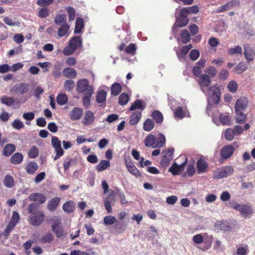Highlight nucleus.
<instances>
[{"label":"nucleus","mask_w":255,"mask_h":255,"mask_svg":"<svg viewBox=\"0 0 255 255\" xmlns=\"http://www.w3.org/2000/svg\"><path fill=\"white\" fill-rule=\"evenodd\" d=\"M210 79L209 77L206 74L202 75L199 80V84L200 85L201 90L205 94L207 92V90L209 92L208 102H213L215 104H218L220 100V90L217 86H212L208 88L210 84Z\"/></svg>","instance_id":"f257e3e1"},{"label":"nucleus","mask_w":255,"mask_h":255,"mask_svg":"<svg viewBox=\"0 0 255 255\" xmlns=\"http://www.w3.org/2000/svg\"><path fill=\"white\" fill-rule=\"evenodd\" d=\"M37 207L34 204H30L27 207L28 212L31 214L28 218L30 224L34 226H39L44 221V214L42 211L36 210Z\"/></svg>","instance_id":"f03ea898"},{"label":"nucleus","mask_w":255,"mask_h":255,"mask_svg":"<svg viewBox=\"0 0 255 255\" xmlns=\"http://www.w3.org/2000/svg\"><path fill=\"white\" fill-rule=\"evenodd\" d=\"M165 141V136L162 133H159L157 138L155 135L149 134L144 139V145L146 147L158 148L163 146Z\"/></svg>","instance_id":"7ed1b4c3"},{"label":"nucleus","mask_w":255,"mask_h":255,"mask_svg":"<svg viewBox=\"0 0 255 255\" xmlns=\"http://www.w3.org/2000/svg\"><path fill=\"white\" fill-rule=\"evenodd\" d=\"M77 91L80 93L92 95L94 93V88L92 85H89V81L87 79H83L78 81Z\"/></svg>","instance_id":"20e7f679"},{"label":"nucleus","mask_w":255,"mask_h":255,"mask_svg":"<svg viewBox=\"0 0 255 255\" xmlns=\"http://www.w3.org/2000/svg\"><path fill=\"white\" fill-rule=\"evenodd\" d=\"M230 207L240 212L243 216L247 217L251 215L252 210L251 207L248 205L240 204L235 201H230L229 202Z\"/></svg>","instance_id":"39448f33"},{"label":"nucleus","mask_w":255,"mask_h":255,"mask_svg":"<svg viewBox=\"0 0 255 255\" xmlns=\"http://www.w3.org/2000/svg\"><path fill=\"white\" fill-rule=\"evenodd\" d=\"M233 172L234 169L232 166H224L215 170L213 175L214 178L219 179L231 175Z\"/></svg>","instance_id":"423d86ee"},{"label":"nucleus","mask_w":255,"mask_h":255,"mask_svg":"<svg viewBox=\"0 0 255 255\" xmlns=\"http://www.w3.org/2000/svg\"><path fill=\"white\" fill-rule=\"evenodd\" d=\"M181 102L182 105H178L177 108L173 111L174 116L176 119H182L185 117H189V113L187 110L186 107L187 101L185 100H182Z\"/></svg>","instance_id":"0eeeda50"},{"label":"nucleus","mask_w":255,"mask_h":255,"mask_svg":"<svg viewBox=\"0 0 255 255\" xmlns=\"http://www.w3.org/2000/svg\"><path fill=\"white\" fill-rule=\"evenodd\" d=\"M192 240L196 244H200L202 243H204L206 245V246L202 249L207 250L211 246L213 242V237L211 236L206 239L204 238L202 234H199L194 235L193 237Z\"/></svg>","instance_id":"6e6552de"},{"label":"nucleus","mask_w":255,"mask_h":255,"mask_svg":"<svg viewBox=\"0 0 255 255\" xmlns=\"http://www.w3.org/2000/svg\"><path fill=\"white\" fill-rule=\"evenodd\" d=\"M51 144L56 152V155L53 158L54 160H56L64 154V150L62 148L60 141L56 136L52 137Z\"/></svg>","instance_id":"1a4fd4ad"},{"label":"nucleus","mask_w":255,"mask_h":255,"mask_svg":"<svg viewBox=\"0 0 255 255\" xmlns=\"http://www.w3.org/2000/svg\"><path fill=\"white\" fill-rule=\"evenodd\" d=\"M188 21L189 20L187 17V14L185 13L182 14V10L181 9L180 15L176 17V22L172 27L173 31L176 30L177 27H181L185 26L188 23Z\"/></svg>","instance_id":"9d476101"},{"label":"nucleus","mask_w":255,"mask_h":255,"mask_svg":"<svg viewBox=\"0 0 255 255\" xmlns=\"http://www.w3.org/2000/svg\"><path fill=\"white\" fill-rule=\"evenodd\" d=\"M29 84L26 83H20L14 85L10 90L12 93L19 94L21 95L27 93L29 90Z\"/></svg>","instance_id":"9b49d317"},{"label":"nucleus","mask_w":255,"mask_h":255,"mask_svg":"<svg viewBox=\"0 0 255 255\" xmlns=\"http://www.w3.org/2000/svg\"><path fill=\"white\" fill-rule=\"evenodd\" d=\"M187 158H186L185 162L180 165H178L176 162H174L173 165L169 168L168 170L172 173V175H178L183 171L185 165L187 164Z\"/></svg>","instance_id":"f8f14e48"},{"label":"nucleus","mask_w":255,"mask_h":255,"mask_svg":"<svg viewBox=\"0 0 255 255\" xmlns=\"http://www.w3.org/2000/svg\"><path fill=\"white\" fill-rule=\"evenodd\" d=\"M29 200L32 202H35L39 204L45 202L46 198L44 195L40 193H32L29 196Z\"/></svg>","instance_id":"ddd939ff"},{"label":"nucleus","mask_w":255,"mask_h":255,"mask_svg":"<svg viewBox=\"0 0 255 255\" xmlns=\"http://www.w3.org/2000/svg\"><path fill=\"white\" fill-rule=\"evenodd\" d=\"M248 103V100L245 97L238 99L235 106V111L243 112L247 108Z\"/></svg>","instance_id":"4468645a"},{"label":"nucleus","mask_w":255,"mask_h":255,"mask_svg":"<svg viewBox=\"0 0 255 255\" xmlns=\"http://www.w3.org/2000/svg\"><path fill=\"white\" fill-rule=\"evenodd\" d=\"M235 149L233 146L228 145L223 147L220 151L221 157L224 159L229 158L234 152Z\"/></svg>","instance_id":"2eb2a0df"},{"label":"nucleus","mask_w":255,"mask_h":255,"mask_svg":"<svg viewBox=\"0 0 255 255\" xmlns=\"http://www.w3.org/2000/svg\"><path fill=\"white\" fill-rule=\"evenodd\" d=\"M145 103L141 100H135L131 105L129 108L130 111L136 110H139V112H142L145 108Z\"/></svg>","instance_id":"dca6fc26"},{"label":"nucleus","mask_w":255,"mask_h":255,"mask_svg":"<svg viewBox=\"0 0 255 255\" xmlns=\"http://www.w3.org/2000/svg\"><path fill=\"white\" fill-rule=\"evenodd\" d=\"M83 111L82 109L78 107L74 108L70 113V118L72 120L76 121L80 119L82 115Z\"/></svg>","instance_id":"f3484780"},{"label":"nucleus","mask_w":255,"mask_h":255,"mask_svg":"<svg viewBox=\"0 0 255 255\" xmlns=\"http://www.w3.org/2000/svg\"><path fill=\"white\" fill-rule=\"evenodd\" d=\"M125 163L129 172L136 177L139 176L138 170L131 160H125Z\"/></svg>","instance_id":"a211bd4d"},{"label":"nucleus","mask_w":255,"mask_h":255,"mask_svg":"<svg viewBox=\"0 0 255 255\" xmlns=\"http://www.w3.org/2000/svg\"><path fill=\"white\" fill-rule=\"evenodd\" d=\"M208 168V164L203 158H199L197 162V168L198 173H204Z\"/></svg>","instance_id":"6ab92c4d"},{"label":"nucleus","mask_w":255,"mask_h":255,"mask_svg":"<svg viewBox=\"0 0 255 255\" xmlns=\"http://www.w3.org/2000/svg\"><path fill=\"white\" fill-rule=\"evenodd\" d=\"M94 121V116L93 112L88 111L85 112L82 123L85 126H89L93 123Z\"/></svg>","instance_id":"aec40b11"},{"label":"nucleus","mask_w":255,"mask_h":255,"mask_svg":"<svg viewBox=\"0 0 255 255\" xmlns=\"http://www.w3.org/2000/svg\"><path fill=\"white\" fill-rule=\"evenodd\" d=\"M60 202L59 197H55L51 199L48 203V210L51 212L54 211L57 208Z\"/></svg>","instance_id":"412c9836"},{"label":"nucleus","mask_w":255,"mask_h":255,"mask_svg":"<svg viewBox=\"0 0 255 255\" xmlns=\"http://www.w3.org/2000/svg\"><path fill=\"white\" fill-rule=\"evenodd\" d=\"M0 102L1 104L9 107L14 106L15 104L14 99L12 97H8L7 96H2L0 98Z\"/></svg>","instance_id":"4be33fe9"},{"label":"nucleus","mask_w":255,"mask_h":255,"mask_svg":"<svg viewBox=\"0 0 255 255\" xmlns=\"http://www.w3.org/2000/svg\"><path fill=\"white\" fill-rule=\"evenodd\" d=\"M192 47V45L189 44L183 46L180 51H176V54L180 61H182L184 59V56L187 54Z\"/></svg>","instance_id":"5701e85b"},{"label":"nucleus","mask_w":255,"mask_h":255,"mask_svg":"<svg viewBox=\"0 0 255 255\" xmlns=\"http://www.w3.org/2000/svg\"><path fill=\"white\" fill-rule=\"evenodd\" d=\"M75 207V203L73 201H68L66 202L63 205L62 209L63 211L67 213H72Z\"/></svg>","instance_id":"b1692460"},{"label":"nucleus","mask_w":255,"mask_h":255,"mask_svg":"<svg viewBox=\"0 0 255 255\" xmlns=\"http://www.w3.org/2000/svg\"><path fill=\"white\" fill-rule=\"evenodd\" d=\"M141 113L138 111L133 113L130 118L129 123L131 126L136 125L141 118Z\"/></svg>","instance_id":"393cba45"},{"label":"nucleus","mask_w":255,"mask_h":255,"mask_svg":"<svg viewBox=\"0 0 255 255\" xmlns=\"http://www.w3.org/2000/svg\"><path fill=\"white\" fill-rule=\"evenodd\" d=\"M66 16L64 14H58L55 16L54 21V23L59 26L68 24L66 20Z\"/></svg>","instance_id":"a878e982"},{"label":"nucleus","mask_w":255,"mask_h":255,"mask_svg":"<svg viewBox=\"0 0 255 255\" xmlns=\"http://www.w3.org/2000/svg\"><path fill=\"white\" fill-rule=\"evenodd\" d=\"M82 40L81 37L75 36L73 37L69 41V45H70L74 49H77L82 45Z\"/></svg>","instance_id":"bb28decb"},{"label":"nucleus","mask_w":255,"mask_h":255,"mask_svg":"<svg viewBox=\"0 0 255 255\" xmlns=\"http://www.w3.org/2000/svg\"><path fill=\"white\" fill-rule=\"evenodd\" d=\"M244 55L248 62L253 60V51L248 45L244 46Z\"/></svg>","instance_id":"cd10ccee"},{"label":"nucleus","mask_w":255,"mask_h":255,"mask_svg":"<svg viewBox=\"0 0 255 255\" xmlns=\"http://www.w3.org/2000/svg\"><path fill=\"white\" fill-rule=\"evenodd\" d=\"M114 201L115 196L112 194H109L108 197L105 200V206L109 213H111L112 212L111 204Z\"/></svg>","instance_id":"c85d7f7f"},{"label":"nucleus","mask_w":255,"mask_h":255,"mask_svg":"<svg viewBox=\"0 0 255 255\" xmlns=\"http://www.w3.org/2000/svg\"><path fill=\"white\" fill-rule=\"evenodd\" d=\"M15 150V146L14 144H7L4 147L3 154L6 156H9Z\"/></svg>","instance_id":"c756f323"},{"label":"nucleus","mask_w":255,"mask_h":255,"mask_svg":"<svg viewBox=\"0 0 255 255\" xmlns=\"http://www.w3.org/2000/svg\"><path fill=\"white\" fill-rule=\"evenodd\" d=\"M110 166V162L109 160H102L96 166V169L97 171L101 172L107 169Z\"/></svg>","instance_id":"7c9ffc66"},{"label":"nucleus","mask_w":255,"mask_h":255,"mask_svg":"<svg viewBox=\"0 0 255 255\" xmlns=\"http://www.w3.org/2000/svg\"><path fill=\"white\" fill-rule=\"evenodd\" d=\"M215 227L217 229L224 231H230L231 227L226 221H217L215 224Z\"/></svg>","instance_id":"2f4dec72"},{"label":"nucleus","mask_w":255,"mask_h":255,"mask_svg":"<svg viewBox=\"0 0 255 255\" xmlns=\"http://www.w3.org/2000/svg\"><path fill=\"white\" fill-rule=\"evenodd\" d=\"M23 156L21 153L17 152L14 154L10 158V162L12 164H18L23 160Z\"/></svg>","instance_id":"473e14b6"},{"label":"nucleus","mask_w":255,"mask_h":255,"mask_svg":"<svg viewBox=\"0 0 255 255\" xmlns=\"http://www.w3.org/2000/svg\"><path fill=\"white\" fill-rule=\"evenodd\" d=\"M38 166L35 162H30L26 166V170L28 173L32 174L38 169Z\"/></svg>","instance_id":"72a5a7b5"},{"label":"nucleus","mask_w":255,"mask_h":255,"mask_svg":"<svg viewBox=\"0 0 255 255\" xmlns=\"http://www.w3.org/2000/svg\"><path fill=\"white\" fill-rule=\"evenodd\" d=\"M236 113V122L239 124H242L245 122L247 119L246 115L244 114L243 112L235 111Z\"/></svg>","instance_id":"f704fd0d"},{"label":"nucleus","mask_w":255,"mask_h":255,"mask_svg":"<svg viewBox=\"0 0 255 255\" xmlns=\"http://www.w3.org/2000/svg\"><path fill=\"white\" fill-rule=\"evenodd\" d=\"M190 36L187 30H183L180 34L179 41L182 43H187L190 40Z\"/></svg>","instance_id":"c9c22d12"},{"label":"nucleus","mask_w":255,"mask_h":255,"mask_svg":"<svg viewBox=\"0 0 255 255\" xmlns=\"http://www.w3.org/2000/svg\"><path fill=\"white\" fill-rule=\"evenodd\" d=\"M151 117L154 120L156 123L161 124L163 120V117L162 113L158 111H154L151 114Z\"/></svg>","instance_id":"e433bc0d"},{"label":"nucleus","mask_w":255,"mask_h":255,"mask_svg":"<svg viewBox=\"0 0 255 255\" xmlns=\"http://www.w3.org/2000/svg\"><path fill=\"white\" fill-rule=\"evenodd\" d=\"M70 27L68 24H64L63 25L60 26L57 31L58 35L60 37H62L66 35L69 30Z\"/></svg>","instance_id":"4c0bfd02"},{"label":"nucleus","mask_w":255,"mask_h":255,"mask_svg":"<svg viewBox=\"0 0 255 255\" xmlns=\"http://www.w3.org/2000/svg\"><path fill=\"white\" fill-rule=\"evenodd\" d=\"M107 97V93L104 90L99 91L97 95L96 100L98 103L104 104Z\"/></svg>","instance_id":"58836bf2"},{"label":"nucleus","mask_w":255,"mask_h":255,"mask_svg":"<svg viewBox=\"0 0 255 255\" xmlns=\"http://www.w3.org/2000/svg\"><path fill=\"white\" fill-rule=\"evenodd\" d=\"M154 126L153 121L150 119H147L143 124V128L145 131H150L153 128Z\"/></svg>","instance_id":"ea45409f"},{"label":"nucleus","mask_w":255,"mask_h":255,"mask_svg":"<svg viewBox=\"0 0 255 255\" xmlns=\"http://www.w3.org/2000/svg\"><path fill=\"white\" fill-rule=\"evenodd\" d=\"M63 75L68 78H75L76 76V71L72 68H66L63 70Z\"/></svg>","instance_id":"a19ab883"},{"label":"nucleus","mask_w":255,"mask_h":255,"mask_svg":"<svg viewBox=\"0 0 255 255\" xmlns=\"http://www.w3.org/2000/svg\"><path fill=\"white\" fill-rule=\"evenodd\" d=\"M84 27V22L83 20L81 18H78L76 19L75 28L74 32L75 33H80L82 31V29Z\"/></svg>","instance_id":"79ce46f5"},{"label":"nucleus","mask_w":255,"mask_h":255,"mask_svg":"<svg viewBox=\"0 0 255 255\" xmlns=\"http://www.w3.org/2000/svg\"><path fill=\"white\" fill-rule=\"evenodd\" d=\"M182 10V14L185 13H197L199 11L198 7L197 5H194L191 7H184Z\"/></svg>","instance_id":"37998d69"},{"label":"nucleus","mask_w":255,"mask_h":255,"mask_svg":"<svg viewBox=\"0 0 255 255\" xmlns=\"http://www.w3.org/2000/svg\"><path fill=\"white\" fill-rule=\"evenodd\" d=\"M4 185L7 188H12L14 185V181L13 177L10 175H6L3 181Z\"/></svg>","instance_id":"c03bdc74"},{"label":"nucleus","mask_w":255,"mask_h":255,"mask_svg":"<svg viewBox=\"0 0 255 255\" xmlns=\"http://www.w3.org/2000/svg\"><path fill=\"white\" fill-rule=\"evenodd\" d=\"M122 87L120 84L115 83L111 87V94L114 96H117L121 92Z\"/></svg>","instance_id":"a18cd8bd"},{"label":"nucleus","mask_w":255,"mask_h":255,"mask_svg":"<svg viewBox=\"0 0 255 255\" xmlns=\"http://www.w3.org/2000/svg\"><path fill=\"white\" fill-rule=\"evenodd\" d=\"M220 120L223 125H229L231 123V118L227 114H221Z\"/></svg>","instance_id":"49530a36"},{"label":"nucleus","mask_w":255,"mask_h":255,"mask_svg":"<svg viewBox=\"0 0 255 255\" xmlns=\"http://www.w3.org/2000/svg\"><path fill=\"white\" fill-rule=\"evenodd\" d=\"M11 126L13 128L16 130H20L24 127L23 123L19 119L14 120L11 123Z\"/></svg>","instance_id":"de8ad7c7"},{"label":"nucleus","mask_w":255,"mask_h":255,"mask_svg":"<svg viewBox=\"0 0 255 255\" xmlns=\"http://www.w3.org/2000/svg\"><path fill=\"white\" fill-rule=\"evenodd\" d=\"M129 99L128 95L126 93H123L119 97V103L121 105H125L128 103Z\"/></svg>","instance_id":"09e8293b"},{"label":"nucleus","mask_w":255,"mask_h":255,"mask_svg":"<svg viewBox=\"0 0 255 255\" xmlns=\"http://www.w3.org/2000/svg\"><path fill=\"white\" fill-rule=\"evenodd\" d=\"M228 90L232 93H235L238 89V84L235 81H230L227 85Z\"/></svg>","instance_id":"8fccbe9b"},{"label":"nucleus","mask_w":255,"mask_h":255,"mask_svg":"<svg viewBox=\"0 0 255 255\" xmlns=\"http://www.w3.org/2000/svg\"><path fill=\"white\" fill-rule=\"evenodd\" d=\"M103 221L105 225H111L116 222L117 219L114 216H108L104 218Z\"/></svg>","instance_id":"3c124183"},{"label":"nucleus","mask_w":255,"mask_h":255,"mask_svg":"<svg viewBox=\"0 0 255 255\" xmlns=\"http://www.w3.org/2000/svg\"><path fill=\"white\" fill-rule=\"evenodd\" d=\"M39 154V149L38 148L35 146H33L31 147L29 152H28V156L31 158H36Z\"/></svg>","instance_id":"603ef678"},{"label":"nucleus","mask_w":255,"mask_h":255,"mask_svg":"<svg viewBox=\"0 0 255 255\" xmlns=\"http://www.w3.org/2000/svg\"><path fill=\"white\" fill-rule=\"evenodd\" d=\"M49 15V9L47 7L41 8L38 10V16L40 18H46Z\"/></svg>","instance_id":"864d4df0"},{"label":"nucleus","mask_w":255,"mask_h":255,"mask_svg":"<svg viewBox=\"0 0 255 255\" xmlns=\"http://www.w3.org/2000/svg\"><path fill=\"white\" fill-rule=\"evenodd\" d=\"M67 97L65 94H60L57 97V102L60 105H64L67 102Z\"/></svg>","instance_id":"5fc2aeb1"},{"label":"nucleus","mask_w":255,"mask_h":255,"mask_svg":"<svg viewBox=\"0 0 255 255\" xmlns=\"http://www.w3.org/2000/svg\"><path fill=\"white\" fill-rule=\"evenodd\" d=\"M53 239V236L51 233H47L42 236L40 239L42 243H50Z\"/></svg>","instance_id":"6e6d98bb"},{"label":"nucleus","mask_w":255,"mask_h":255,"mask_svg":"<svg viewBox=\"0 0 255 255\" xmlns=\"http://www.w3.org/2000/svg\"><path fill=\"white\" fill-rule=\"evenodd\" d=\"M225 137L228 140H232L234 137L235 133L233 129L229 128L227 129L225 131Z\"/></svg>","instance_id":"4d7b16f0"},{"label":"nucleus","mask_w":255,"mask_h":255,"mask_svg":"<svg viewBox=\"0 0 255 255\" xmlns=\"http://www.w3.org/2000/svg\"><path fill=\"white\" fill-rule=\"evenodd\" d=\"M19 219V214L16 211H13L9 222L16 225L18 223Z\"/></svg>","instance_id":"13d9d810"},{"label":"nucleus","mask_w":255,"mask_h":255,"mask_svg":"<svg viewBox=\"0 0 255 255\" xmlns=\"http://www.w3.org/2000/svg\"><path fill=\"white\" fill-rule=\"evenodd\" d=\"M242 52V48L240 46H237L235 47H232L229 49V53L230 54L233 55L235 54H241Z\"/></svg>","instance_id":"bf43d9fd"},{"label":"nucleus","mask_w":255,"mask_h":255,"mask_svg":"<svg viewBox=\"0 0 255 255\" xmlns=\"http://www.w3.org/2000/svg\"><path fill=\"white\" fill-rule=\"evenodd\" d=\"M136 46L134 44L130 43L126 47V51L127 53L134 55L135 52Z\"/></svg>","instance_id":"052dcab7"},{"label":"nucleus","mask_w":255,"mask_h":255,"mask_svg":"<svg viewBox=\"0 0 255 255\" xmlns=\"http://www.w3.org/2000/svg\"><path fill=\"white\" fill-rule=\"evenodd\" d=\"M195 172L194 163H189L187 166L186 173L189 176H192Z\"/></svg>","instance_id":"680f3d73"},{"label":"nucleus","mask_w":255,"mask_h":255,"mask_svg":"<svg viewBox=\"0 0 255 255\" xmlns=\"http://www.w3.org/2000/svg\"><path fill=\"white\" fill-rule=\"evenodd\" d=\"M67 11L69 15V20L70 21L73 20L75 17V11L74 9L72 7L69 6L67 8Z\"/></svg>","instance_id":"e2e57ef3"},{"label":"nucleus","mask_w":255,"mask_h":255,"mask_svg":"<svg viewBox=\"0 0 255 255\" xmlns=\"http://www.w3.org/2000/svg\"><path fill=\"white\" fill-rule=\"evenodd\" d=\"M205 72L211 77L215 76L217 73L216 69L214 67L211 66L206 69Z\"/></svg>","instance_id":"0e129e2a"},{"label":"nucleus","mask_w":255,"mask_h":255,"mask_svg":"<svg viewBox=\"0 0 255 255\" xmlns=\"http://www.w3.org/2000/svg\"><path fill=\"white\" fill-rule=\"evenodd\" d=\"M74 87V82L73 80H69L66 81L64 84V87L66 90L70 91Z\"/></svg>","instance_id":"69168bd1"},{"label":"nucleus","mask_w":255,"mask_h":255,"mask_svg":"<svg viewBox=\"0 0 255 255\" xmlns=\"http://www.w3.org/2000/svg\"><path fill=\"white\" fill-rule=\"evenodd\" d=\"M208 43L212 47H216L220 44L218 39L213 37L209 39Z\"/></svg>","instance_id":"338daca9"},{"label":"nucleus","mask_w":255,"mask_h":255,"mask_svg":"<svg viewBox=\"0 0 255 255\" xmlns=\"http://www.w3.org/2000/svg\"><path fill=\"white\" fill-rule=\"evenodd\" d=\"M75 50L74 48L69 44L68 46L64 49L63 53L65 55H70L73 54Z\"/></svg>","instance_id":"774afa93"}]
</instances>
